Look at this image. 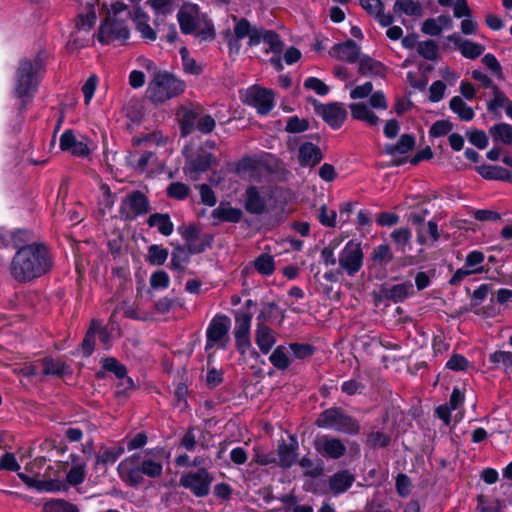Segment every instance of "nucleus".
Listing matches in <instances>:
<instances>
[{
  "mask_svg": "<svg viewBox=\"0 0 512 512\" xmlns=\"http://www.w3.org/2000/svg\"><path fill=\"white\" fill-rule=\"evenodd\" d=\"M54 265L53 255L45 242L17 250L9 265L11 277L18 283H28L49 273Z\"/></svg>",
  "mask_w": 512,
  "mask_h": 512,
  "instance_id": "f257e3e1",
  "label": "nucleus"
},
{
  "mask_svg": "<svg viewBox=\"0 0 512 512\" xmlns=\"http://www.w3.org/2000/svg\"><path fill=\"white\" fill-rule=\"evenodd\" d=\"M164 454V448L156 447L126 457L117 467L120 479L128 487H139L144 482V476L153 479L161 477Z\"/></svg>",
  "mask_w": 512,
  "mask_h": 512,
  "instance_id": "f03ea898",
  "label": "nucleus"
},
{
  "mask_svg": "<svg viewBox=\"0 0 512 512\" xmlns=\"http://www.w3.org/2000/svg\"><path fill=\"white\" fill-rule=\"evenodd\" d=\"M131 18L132 14L128 6L120 2L112 4L99 26L98 41L103 45L115 42L120 45L125 44L130 36L128 22Z\"/></svg>",
  "mask_w": 512,
  "mask_h": 512,
  "instance_id": "7ed1b4c3",
  "label": "nucleus"
},
{
  "mask_svg": "<svg viewBox=\"0 0 512 512\" xmlns=\"http://www.w3.org/2000/svg\"><path fill=\"white\" fill-rule=\"evenodd\" d=\"M186 84L173 74L164 71L156 72L147 88V96L151 102L162 104L179 96L185 91Z\"/></svg>",
  "mask_w": 512,
  "mask_h": 512,
  "instance_id": "20e7f679",
  "label": "nucleus"
},
{
  "mask_svg": "<svg viewBox=\"0 0 512 512\" xmlns=\"http://www.w3.org/2000/svg\"><path fill=\"white\" fill-rule=\"evenodd\" d=\"M43 66V61L39 55L33 59H22L19 62L15 75V94L17 97H31L36 92Z\"/></svg>",
  "mask_w": 512,
  "mask_h": 512,
  "instance_id": "39448f33",
  "label": "nucleus"
},
{
  "mask_svg": "<svg viewBox=\"0 0 512 512\" xmlns=\"http://www.w3.org/2000/svg\"><path fill=\"white\" fill-rule=\"evenodd\" d=\"M315 425L347 435H358L361 430L359 421L340 407H331L322 411L315 420Z\"/></svg>",
  "mask_w": 512,
  "mask_h": 512,
  "instance_id": "423d86ee",
  "label": "nucleus"
},
{
  "mask_svg": "<svg viewBox=\"0 0 512 512\" xmlns=\"http://www.w3.org/2000/svg\"><path fill=\"white\" fill-rule=\"evenodd\" d=\"M150 211V201L140 190L128 193L121 201L119 213L126 221L135 220Z\"/></svg>",
  "mask_w": 512,
  "mask_h": 512,
  "instance_id": "0eeeda50",
  "label": "nucleus"
},
{
  "mask_svg": "<svg viewBox=\"0 0 512 512\" xmlns=\"http://www.w3.org/2000/svg\"><path fill=\"white\" fill-rule=\"evenodd\" d=\"M213 476L205 468L191 471L180 477L179 484L189 490L194 496L203 498L209 495Z\"/></svg>",
  "mask_w": 512,
  "mask_h": 512,
  "instance_id": "6e6552de",
  "label": "nucleus"
},
{
  "mask_svg": "<svg viewBox=\"0 0 512 512\" xmlns=\"http://www.w3.org/2000/svg\"><path fill=\"white\" fill-rule=\"evenodd\" d=\"M364 254L361 243L348 241L338 257L339 267L350 277L355 276L363 267Z\"/></svg>",
  "mask_w": 512,
  "mask_h": 512,
  "instance_id": "1a4fd4ad",
  "label": "nucleus"
},
{
  "mask_svg": "<svg viewBox=\"0 0 512 512\" xmlns=\"http://www.w3.org/2000/svg\"><path fill=\"white\" fill-rule=\"evenodd\" d=\"M244 102L254 107L261 115H267L274 107V93L272 90L252 86L246 90Z\"/></svg>",
  "mask_w": 512,
  "mask_h": 512,
  "instance_id": "9d476101",
  "label": "nucleus"
},
{
  "mask_svg": "<svg viewBox=\"0 0 512 512\" xmlns=\"http://www.w3.org/2000/svg\"><path fill=\"white\" fill-rule=\"evenodd\" d=\"M252 314L249 312L237 313L235 316V345L238 352L244 355L251 347L250 328Z\"/></svg>",
  "mask_w": 512,
  "mask_h": 512,
  "instance_id": "9b49d317",
  "label": "nucleus"
},
{
  "mask_svg": "<svg viewBox=\"0 0 512 512\" xmlns=\"http://www.w3.org/2000/svg\"><path fill=\"white\" fill-rule=\"evenodd\" d=\"M231 326V320L226 315L215 316L206 331V349L213 347L215 344H221L225 348V344L222 343L227 340V335Z\"/></svg>",
  "mask_w": 512,
  "mask_h": 512,
  "instance_id": "f8f14e48",
  "label": "nucleus"
},
{
  "mask_svg": "<svg viewBox=\"0 0 512 512\" xmlns=\"http://www.w3.org/2000/svg\"><path fill=\"white\" fill-rule=\"evenodd\" d=\"M315 112L333 129H338L347 117V111L341 103L321 104L313 100Z\"/></svg>",
  "mask_w": 512,
  "mask_h": 512,
  "instance_id": "ddd939ff",
  "label": "nucleus"
},
{
  "mask_svg": "<svg viewBox=\"0 0 512 512\" xmlns=\"http://www.w3.org/2000/svg\"><path fill=\"white\" fill-rule=\"evenodd\" d=\"M313 446L317 453L327 459H339L346 453L345 444L339 438L330 435L317 436Z\"/></svg>",
  "mask_w": 512,
  "mask_h": 512,
  "instance_id": "4468645a",
  "label": "nucleus"
},
{
  "mask_svg": "<svg viewBox=\"0 0 512 512\" xmlns=\"http://www.w3.org/2000/svg\"><path fill=\"white\" fill-rule=\"evenodd\" d=\"M215 157L205 149H198L187 158L185 170L190 174L198 175L210 169Z\"/></svg>",
  "mask_w": 512,
  "mask_h": 512,
  "instance_id": "2eb2a0df",
  "label": "nucleus"
},
{
  "mask_svg": "<svg viewBox=\"0 0 512 512\" xmlns=\"http://www.w3.org/2000/svg\"><path fill=\"white\" fill-rule=\"evenodd\" d=\"M232 20L235 22L233 33L234 36L228 40L229 48L239 50V40L248 37V40L255 34H258L260 28L251 26L250 22L246 18H238L235 15L231 16Z\"/></svg>",
  "mask_w": 512,
  "mask_h": 512,
  "instance_id": "dca6fc26",
  "label": "nucleus"
},
{
  "mask_svg": "<svg viewBox=\"0 0 512 512\" xmlns=\"http://www.w3.org/2000/svg\"><path fill=\"white\" fill-rule=\"evenodd\" d=\"M60 149L68 151L76 157H87L90 154V148L84 140H78L72 130H66L60 137Z\"/></svg>",
  "mask_w": 512,
  "mask_h": 512,
  "instance_id": "f3484780",
  "label": "nucleus"
},
{
  "mask_svg": "<svg viewBox=\"0 0 512 512\" xmlns=\"http://www.w3.org/2000/svg\"><path fill=\"white\" fill-rule=\"evenodd\" d=\"M263 41L269 46V49L266 50V53L269 51L280 54L283 49V42L280 39V36L273 30H266L260 28L258 34H255L248 40V45L250 47H254L260 44Z\"/></svg>",
  "mask_w": 512,
  "mask_h": 512,
  "instance_id": "a211bd4d",
  "label": "nucleus"
},
{
  "mask_svg": "<svg viewBox=\"0 0 512 512\" xmlns=\"http://www.w3.org/2000/svg\"><path fill=\"white\" fill-rule=\"evenodd\" d=\"M331 57L347 63H355L359 59L360 47L353 40L336 44L329 51Z\"/></svg>",
  "mask_w": 512,
  "mask_h": 512,
  "instance_id": "6ab92c4d",
  "label": "nucleus"
},
{
  "mask_svg": "<svg viewBox=\"0 0 512 512\" xmlns=\"http://www.w3.org/2000/svg\"><path fill=\"white\" fill-rule=\"evenodd\" d=\"M362 8L383 27H389L394 22L390 13H384V4L381 0H360Z\"/></svg>",
  "mask_w": 512,
  "mask_h": 512,
  "instance_id": "aec40b11",
  "label": "nucleus"
},
{
  "mask_svg": "<svg viewBox=\"0 0 512 512\" xmlns=\"http://www.w3.org/2000/svg\"><path fill=\"white\" fill-rule=\"evenodd\" d=\"M245 209L248 213L262 215L267 212V203L258 187L249 186L245 191Z\"/></svg>",
  "mask_w": 512,
  "mask_h": 512,
  "instance_id": "412c9836",
  "label": "nucleus"
},
{
  "mask_svg": "<svg viewBox=\"0 0 512 512\" xmlns=\"http://www.w3.org/2000/svg\"><path fill=\"white\" fill-rule=\"evenodd\" d=\"M323 159L321 149L311 143L305 142L299 146L298 162L302 167H315Z\"/></svg>",
  "mask_w": 512,
  "mask_h": 512,
  "instance_id": "4be33fe9",
  "label": "nucleus"
},
{
  "mask_svg": "<svg viewBox=\"0 0 512 512\" xmlns=\"http://www.w3.org/2000/svg\"><path fill=\"white\" fill-rule=\"evenodd\" d=\"M277 333L268 325L257 324L255 329V343L263 354H268L276 343Z\"/></svg>",
  "mask_w": 512,
  "mask_h": 512,
  "instance_id": "5701e85b",
  "label": "nucleus"
},
{
  "mask_svg": "<svg viewBox=\"0 0 512 512\" xmlns=\"http://www.w3.org/2000/svg\"><path fill=\"white\" fill-rule=\"evenodd\" d=\"M448 40L453 42L457 46L461 55L468 59L478 58L483 54L485 50L484 45L470 41L468 39L462 40L457 34L448 36Z\"/></svg>",
  "mask_w": 512,
  "mask_h": 512,
  "instance_id": "b1692460",
  "label": "nucleus"
},
{
  "mask_svg": "<svg viewBox=\"0 0 512 512\" xmlns=\"http://www.w3.org/2000/svg\"><path fill=\"white\" fill-rule=\"evenodd\" d=\"M198 16L197 5H184L177 13L180 29L184 34H191L196 29Z\"/></svg>",
  "mask_w": 512,
  "mask_h": 512,
  "instance_id": "393cba45",
  "label": "nucleus"
},
{
  "mask_svg": "<svg viewBox=\"0 0 512 512\" xmlns=\"http://www.w3.org/2000/svg\"><path fill=\"white\" fill-rule=\"evenodd\" d=\"M298 443L293 440L292 443L287 444L282 441L277 447V465L283 469L290 468L297 458Z\"/></svg>",
  "mask_w": 512,
  "mask_h": 512,
  "instance_id": "a878e982",
  "label": "nucleus"
},
{
  "mask_svg": "<svg viewBox=\"0 0 512 512\" xmlns=\"http://www.w3.org/2000/svg\"><path fill=\"white\" fill-rule=\"evenodd\" d=\"M18 477L29 488H34L37 491L58 492L64 488V485L58 480H41L24 473H18Z\"/></svg>",
  "mask_w": 512,
  "mask_h": 512,
  "instance_id": "bb28decb",
  "label": "nucleus"
},
{
  "mask_svg": "<svg viewBox=\"0 0 512 512\" xmlns=\"http://www.w3.org/2000/svg\"><path fill=\"white\" fill-rule=\"evenodd\" d=\"M133 21L136 30L141 37L147 41H155L157 38L156 31L149 24V16L141 9H136L133 15Z\"/></svg>",
  "mask_w": 512,
  "mask_h": 512,
  "instance_id": "cd10ccee",
  "label": "nucleus"
},
{
  "mask_svg": "<svg viewBox=\"0 0 512 512\" xmlns=\"http://www.w3.org/2000/svg\"><path fill=\"white\" fill-rule=\"evenodd\" d=\"M492 369L503 371L508 377H512V352L497 350L489 355Z\"/></svg>",
  "mask_w": 512,
  "mask_h": 512,
  "instance_id": "c85d7f7f",
  "label": "nucleus"
},
{
  "mask_svg": "<svg viewBox=\"0 0 512 512\" xmlns=\"http://www.w3.org/2000/svg\"><path fill=\"white\" fill-rule=\"evenodd\" d=\"M354 480V476L349 471H340L330 477L329 487L334 495H338L347 491L352 486Z\"/></svg>",
  "mask_w": 512,
  "mask_h": 512,
  "instance_id": "c756f323",
  "label": "nucleus"
},
{
  "mask_svg": "<svg viewBox=\"0 0 512 512\" xmlns=\"http://www.w3.org/2000/svg\"><path fill=\"white\" fill-rule=\"evenodd\" d=\"M149 227H156L163 236H169L174 231V224L167 213H153L147 219Z\"/></svg>",
  "mask_w": 512,
  "mask_h": 512,
  "instance_id": "7c9ffc66",
  "label": "nucleus"
},
{
  "mask_svg": "<svg viewBox=\"0 0 512 512\" xmlns=\"http://www.w3.org/2000/svg\"><path fill=\"white\" fill-rule=\"evenodd\" d=\"M351 115L354 119L364 121L370 126H377L379 117L372 112L364 103H351L349 105Z\"/></svg>",
  "mask_w": 512,
  "mask_h": 512,
  "instance_id": "2f4dec72",
  "label": "nucleus"
},
{
  "mask_svg": "<svg viewBox=\"0 0 512 512\" xmlns=\"http://www.w3.org/2000/svg\"><path fill=\"white\" fill-rule=\"evenodd\" d=\"M395 14L401 16L403 14L414 17L423 16V8L417 0H396L393 6Z\"/></svg>",
  "mask_w": 512,
  "mask_h": 512,
  "instance_id": "473e14b6",
  "label": "nucleus"
},
{
  "mask_svg": "<svg viewBox=\"0 0 512 512\" xmlns=\"http://www.w3.org/2000/svg\"><path fill=\"white\" fill-rule=\"evenodd\" d=\"M413 289V285L410 281L396 284L388 288L383 289V295L386 299L391 300L395 303L404 301Z\"/></svg>",
  "mask_w": 512,
  "mask_h": 512,
  "instance_id": "72a5a7b5",
  "label": "nucleus"
},
{
  "mask_svg": "<svg viewBox=\"0 0 512 512\" xmlns=\"http://www.w3.org/2000/svg\"><path fill=\"white\" fill-rule=\"evenodd\" d=\"M428 214L429 211L427 209H421L420 211L411 212L408 216L409 222L416 226L417 242L420 245H425L428 243V237L426 235L424 226V221Z\"/></svg>",
  "mask_w": 512,
  "mask_h": 512,
  "instance_id": "f704fd0d",
  "label": "nucleus"
},
{
  "mask_svg": "<svg viewBox=\"0 0 512 512\" xmlns=\"http://www.w3.org/2000/svg\"><path fill=\"white\" fill-rule=\"evenodd\" d=\"M449 108L461 121L469 122L475 117L474 110L460 96H454L450 99Z\"/></svg>",
  "mask_w": 512,
  "mask_h": 512,
  "instance_id": "c9c22d12",
  "label": "nucleus"
},
{
  "mask_svg": "<svg viewBox=\"0 0 512 512\" xmlns=\"http://www.w3.org/2000/svg\"><path fill=\"white\" fill-rule=\"evenodd\" d=\"M191 253L184 246L177 245L171 253L170 269L183 272L185 266L190 262Z\"/></svg>",
  "mask_w": 512,
  "mask_h": 512,
  "instance_id": "e433bc0d",
  "label": "nucleus"
},
{
  "mask_svg": "<svg viewBox=\"0 0 512 512\" xmlns=\"http://www.w3.org/2000/svg\"><path fill=\"white\" fill-rule=\"evenodd\" d=\"M242 211L238 208L219 205L212 211V217L221 222L238 223L242 218Z\"/></svg>",
  "mask_w": 512,
  "mask_h": 512,
  "instance_id": "4c0bfd02",
  "label": "nucleus"
},
{
  "mask_svg": "<svg viewBox=\"0 0 512 512\" xmlns=\"http://www.w3.org/2000/svg\"><path fill=\"white\" fill-rule=\"evenodd\" d=\"M415 146V138L409 134L400 136L396 144H390L385 147V152L389 155L406 154L413 150Z\"/></svg>",
  "mask_w": 512,
  "mask_h": 512,
  "instance_id": "58836bf2",
  "label": "nucleus"
},
{
  "mask_svg": "<svg viewBox=\"0 0 512 512\" xmlns=\"http://www.w3.org/2000/svg\"><path fill=\"white\" fill-rule=\"evenodd\" d=\"M492 138L496 142H502L505 145L512 144V126L507 123H498L489 130Z\"/></svg>",
  "mask_w": 512,
  "mask_h": 512,
  "instance_id": "ea45409f",
  "label": "nucleus"
},
{
  "mask_svg": "<svg viewBox=\"0 0 512 512\" xmlns=\"http://www.w3.org/2000/svg\"><path fill=\"white\" fill-rule=\"evenodd\" d=\"M359 60V74L367 75H381L384 71V66L379 61H376L368 56H364Z\"/></svg>",
  "mask_w": 512,
  "mask_h": 512,
  "instance_id": "a19ab883",
  "label": "nucleus"
},
{
  "mask_svg": "<svg viewBox=\"0 0 512 512\" xmlns=\"http://www.w3.org/2000/svg\"><path fill=\"white\" fill-rule=\"evenodd\" d=\"M477 171L483 178L488 180H503L509 176V170L501 166L484 164L477 167Z\"/></svg>",
  "mask_w": 512,
  "mask_h": 512,
  "instance_id": "79ce46f5",
  "label": "nucleus"
},
{
  "mask_svg": "<svg viewBox=\"0 0 512 512\" xmlns=\"http://www.w3.org/2000/svg\"><path fill=\"white\" fill-rule=\"evenodd\" d=\"M102 367L115 374V376L119 379H125L127 385L131 387L133 382L130 378H127V369L124 365H122L117 359L113 357L105 358L102 362Z\"/></svg>",
  "mask_w": 512,
  "mask_h": 512,
  "instance_id": "37998d69",
  "label": "nucleus"
},
{
  "mask_svg": "<svg viewBox=\"0 0 512 512\" xmlns=\"http://www.w3.org/2000/svg\"><path fill=\"white\" fill-rule=\"evenodd\" d=\"M485 255L482 251L473 250L469 252L465 258L464 265L474 274H480L485 271L484 268Z\"/></svg>",
  "mask_w": 512,
  "mask_h": 512,
  "instance_id": "c03bdc74",
  "label": "nucleus"
},
{
  "mask_svg": "<svg viewBox=\"0 0 512 512\" xmlns=\"http://www.w3.org/2000/svg\"><path fill=\"white\" fill-rule=\"evenodd\" d=\"M43 365V374L44 375H52V376H63L67 373L68 365L61 360H55L52 358H44L42 359Z\"/></svg>",
  "mask_w": 512,
  "mask_h": 512,
  "instance_id": "a18cd8bd",
  "label": "nucleus"
},
{
  "mask_svg": "<svg viewBox=\"0 0 512 512\" xmlns=\"http://www.w3.org/2000/svg\"><path fill=\"white\" fill-rule=\"evenodd\" d=\"M43 512H79L78 507L64 499H50L43 505Z\"/></svg>",
  "mask_w": 512,
  "mask_h": 512,
  "instance_id": "49530a36",
  "label": "nucleus"
},
{
  "mask_svg": "<svg viewBox=\"0 0 512 512\" xmlns=\"http://www.w3.org/2000/svg\"><path fill=\"white\" fill-rule=\"evenodd\" d=\"M269 361L278 370H286L291 364L286 347L283 345H279L274 349L269 356Z\"/></svg>",
  "mask_w": 512,
  "mask_h": 512,
  "instance_id": "de8ad7c7",
  "label": "nucleus"
},
{
  "mask_svg": "<svg viewBox=\"0 0 512 512\" xmlns=\"http://www.w3.org/2000/svg\"><path fill=\"white\" fill-rule=\"evenodd\" d=\"M390 238L396 246V249L402 253L405 252L406 246L410 243L412 233L409 228L401 227L393 230Z\"/></svg>",
  "mask_w": 512,
  "mask_h": 512,
  "instance_id": "09e8293b",
  "label": "nucleus"
},
{
  "mask_svg": "<svg viewBox=\"0 0 512 512\" xmlns=\"http://www.w3.org/2000/svg\"><path fill=\"white\" fill-rule=\"evenodd\" d=\"M124 451L125 449L121 445L105 448L96 456V464H113L124 453Z\"/></svg>",
  "mask_w": 512,
  "mask_h": 512,
  "instance_id": "8fccbe9b",
  "label": "nucleus"
},
{
  "mask_svg": "<svg viewBox=\"0 0 512 512\" xmlns=\"http://www.w3.org/2000/svg\"><path fill=\"white\" fill-rule=\"evenodd\" d=\"M493 98L487 102V110L490 113H496L501 108H506L511 101L506 94L498 87L492 89Z\"/></svg>",
  "mask_w": 512,
  "mask_h": 512,
  "instance_id": "3c124183",
  "label": "nucleus"
},
{
  "mask_svg": "<svg viewBox=\"0 0 512 512\" xmlns=\"http://www.w3.org/2000/svg\"><path fill=\"white\" fill-rule=\"evenodd\" d=\"M99 327V320L93 319L90 323V327L88 328L85 337L82 341V353L85 357H89L92 355L95 346V329Z\"/></svg>",
  "mask_w": 512,
  "mask_h": 512,
  "instance_id": "603ef678",
  "label": "nucleus"
},
{
  "mask_svg": "<svg viewBox=\"0 0 512 512\" xmlns=\"http://www.w3.org/2000/svg\"><path fill=\"white\" fill-rule=\"evenodd\" d=\"M11 240L13 247L17 250L22 249L23 247L30 246L35 241L34 234L25 229H18L14 231L11 235Z\"/></svg>",
  "mask_w": 512,
  "mask_h": 512,
  "instance_id": "864d4df0",
  "label": "nucleus"
},
{
  "mask_svg": "<svg viewBox=\"0 0 512 512\" xmlns=\"http://www.w3.org/2000/svg\"><path fill=\"white\" fill-rule=\"evenodd\" d=\"M391 442V437L382 431H370L366 437V445L370 449L385 448Z\"/></svg>",
  "mask_w": 512,
  "mask_h": 512,
  "instance_id": "5fc2aeb1",
  "label": "nucleus"
},
{
  "mask_svg": "<svg viewBox=\"0 0 512 512\" xmlns=\"http://www.w3.org/2000/svg\"><path fill=\"white\" fill-rule=\"evenodd\" d=\"M371 259L374 263L386 266L393 260V253L387 244H380L375 247L371 253Z\"/></svg>",
  "mask_w": 512,
  "mask_h": 512,
  "instance_id": "6e6d98bb",
  "label": "nucleus"
},
{
  "mask_svg": "<svg viewBox=\"0 0 512 512\" xmlns=\"http://www.w3.org/2000/svg\"><path fill=\"white\" fill-rule=\"evenodd\" d=\"M213 242V236L211 234H200L192 242L186 245V248L191 254H199L204 252Z\"/></svg>",
  "mask_w": 512,
  "mask_h": 512,
  "instance_id": "4d7b16f0",
  "label": "nucleus"
},
{
  "mask_svg": "<svg viewBox=\"0 0 512 512\" xmlns=\"http://www.w3.org/2000/svg\"><path fill=\"white\" fill-rule=\"evenodd\" d=\"M255 269L262 275L269 276L275 271L273 257L269 254H261L254 260Z\"/></svg>",
  "mask_w": 512,
  "mask_h": 512,
  "instance_id": "13d9d810",
  "label": "nucleus"
},
{
  "mask_svg": "<svg viewBox=\"0 0 512 512\" xmlns=\"http://www.w3.org/2000/svg\"><path fill=\"white\" fill-rule=\"evenodd\" d=\"M197 120H198V113L195 110H192V109L184 110L183 114L181 116V119H180L182 135L186 136V135L190 134L194 130Z\"/></svg>",
  "mask_w": 512,
  "mask_h": 512,
  "instance_id": "bf43d9fd",
  "label": "nucleus"
},
{
  "mask_svg": "<svg viewBox=\"0 0 512 512\" xmlns=\"http://www.w3.org/2000/svg\"><path fill=\"white\" fill-rule=\"evenodd\" d=\"M168 257V250L160 245L153 244L148 247L147 260L152 265H163Z\"/></svg>",
  "mask_w": 512,
  "mask_h": 512,
  "instance_id": "052dcab7",
  "label": "nucleus"
},
{
  "mask_svg": "<svg viewBox=\"0 0 512 512\" xmlns=\"http://www.w3.org/2000/svg\"><path fill=\"white\" fill-rule=\"evenodd\" d=\"M190 192V187L182 182H172L168 185L166 189L167 196L171 199L176 200L186 199L189 196Z\"/></svg>",
  "mask_w": 512,
  "mask_h": 512,
  "instance_id": "680f3d73",
  "label": "nucleus"
},
{
  "mask_svg": "<svg viewBox=\"0 0 512 512\" xmlns=\"http://www.w3.org/2000/svg\"><path fill=\"white\" fill-rule=\"evenodd\" d=\"M417 52L427 60H436L438 56V46L433 40L419 42Z\"/></svg>",
  "mask_w": 512,
  "mask_h": 512,
  "instance_id": "e2e57ef3",
  "label": "nucleus"
},
{
  "mask_svg": "<svg viewBox=\"0 0 512 512\" xmlns=\"http://www.w3.org/2000/svg\"><path fill=\"white\" fill-rule=\"evenodd\" d=\"M310 127L309 121L298 116H292L287 120L285 131L288 133H301L308 130Z\"/></svg>",
  "mask_w": 512,
  "mask_h": 512,
  "instance_id": "0e129e2a",
  "label": "nucleus"
},
{
  "mask_svg": "<svg viewBox=\"0 0 512 512\" xmlns=\"http://www.w3.org/2000/svg\"><path fill=\"white\" fill-rule=\"evenodd\" d=\"M289 348L298 359L309 358L315 353V347L308 343H290Z\"/></svg>",
  "mask_w": 512,
  "mask_h": 512,
  "instance_id": "69168bd1",
  "label": "nucleus"
},
{
  "mask_svg": "<svg viewBox=\"0 0 512 512\" xmlns=\"http://www.w3.org/2000/svg\"><path fill=\"white\" fill-rule=\"evenodd\" d=\"M85 476V464H76L67 473L66 480L69 484L76 486L85 480Z\"/></svg>",
  "mask_w": 512,
  "mask_h": 512,
  "instance_id": "338daca9",
  "label": "nucleus"
},
{
  "mask_svg": "<svg viewBox=\"0 0 512 512\" xmlns=\"http://www.w3.org/2000/svg\"><path fill=\"white\" fill-rule=\"evenodd\" d=\"M96 22V14L94 11H88L86 14H79L76 19V28L79 31L88 32Z\"/></svg>",
  "mask_w": 512,
  "mask_h": 512,
  "instance_id": "774afa93",
  "label": "nucleus"
}]
</instances>
